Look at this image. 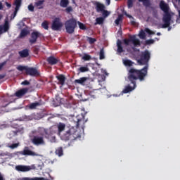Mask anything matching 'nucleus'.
Here are the masks:
<instances>
[{
    "label": "nucleus",
    "instance_id": "nucleus-1",
    "mask_svg": "<svg viewBox=\"0 0 180 180\" xmlns=\"http://www.w3.org/2000/svg\"><path fill=\"white\" fill-rule=\"evenodd\" d=\"M148 60H150V53L148 51L142 52L140 60H138L139 65H146L142 70L131 69L128 74V79L134 84V87L129 85L125 86V89L122 91L123 94H129L136 88V80L144 81V77L147 75V70H148Z\"/></svg>",
    "mask_w": 180,
    "mask_h": 180
},
{
    "label": "nucleus",
    "instance_id": "nucleus-2",
    "mask_svg": "<svg viewBox=\"0 0 180 180\" xmlns=\"http://www.w3.org/2000/svg\"><path fill=\"white\" fill-rule=\"evenodd\" d=\"M57 127H58V135L61 136L62 140H65V141L70 140V139H71V136H74L75 138L79 137V135L77 134V131L72 127H65V124L60 122L58 124ZM64 130H65L64 134L61 135V132L64 131Z\"/></svg>",
    "mask_w": 180,
    "mask_h": 180
},
{
    "label": "nucleus",
    "instance_id": "nucleus-3",
    "mask_svg": "<svg viewBox=\"0 0 180 180\" xmlns=\"http://www.w3.org/2000/svg\"><path fill=\"white\" fill-rule=\"evenodd\" d=\"M160 6L162 11L165 13L163 16V22L165 24L162 25V29H165L169 27L171 25V15L168 12H169V6L165 1H160Z\"/></svg>",
    "mask_w": 180,
    "mask_h": 180
},
{
    "label": "nucleus",
    "instance_id": "nucleus-4",
    "mask_svg": "<svg viewBox=\"0 0 180 180\" xmlns=\"http://www.w3.org/2000/svg\"><path fill=\"white\" fill-rule=\"evenodd\" d=\"M124 43L127 46H130L133 50H134L135 47L141 46L140 39H137L136 35L129 37V39H124Z\"/></svg>",
    "mask_w": 180,
    "mask_h": 180
},
{
    "label": "nucleus",
    "instance_id": "nucleus-5",
    "mask_svg": "<svg viewBox=\"0 0 180 180\" xmlns=\"http://www.w3.org/2000/svg\"><path fill=\"white\" fill-rule=\"evenodd\" d=\"M65 27L67 33L72 34L77 27V20L75 18L70 19L65 22Z\"/></svg>",
    "mask_w": 180,
    "mask_h": 180
},
{
    "label": "nucleus",
    "instance_id": "nucleus-6",
    "mask_svg": "<svg viewBox=\"0 0 180 180\" xmlns=\"http://www.w3.org/2000/svg\"><path fill=\"white\" fill-rule=\"evenodd\" d=\"M61 27H63V23L61 22V20L59 18H56L52 22L51 29L52 30L58 31L61 30Z\"/></svg>",
    "mask_w": 180,
    "mask_h": 180
},
{
    "label": "nucleus",
    "instance_id": "nucleus-7",
    "mask_svg": "<svg viewBox=\"0 0 180 180\" xmlns=\"http://www.w3.org/2000/svg\"><path fill=\"white\" fill-rule=\"evenodd\" d=\"M32 142L34 146H44L46 144V141H44V138L40 136H34L32 139Z\"/></svg>",
    "mask_w": 180,
    "mask_h": 180
},
{
    "label": "nucleus",
    "instance_id": "nucleus-8",
    "mask_svg": "<svg viewBox=\"0 0 180 180\" xmlns=\"http://www.w3.org/2000/svg\"><path fill=\"white\" fill-rule=\"evenodd\" d=\"M72 122L76 124V127H79L82 124H84V116L79 115L72 117Z\"/></svg>",
    "mask_w": 180,
    "mask_h": 180
},
{
    "label": "nucleus",
    "instance_id": "nucleus-9",
    "mask_svg": "<svg viewBox=\"0 0 180 180\" xmlns=\"http://www.w3.org/2000/svg\"><path fill=\"white\" fill-rule=\"evenodd\" d=\"M18 154L21 155H32V157H41V155H39L36 152L27 149V148H25L23 151L18 152Z\"/></svg>",
    "mask_w": 180,
    "mask_h": 180
},
{
    "label": "nucleus",
    "instance_id": "nucleus-10",
    "mask_svg": "<svg viewBox=\"0 0 180 180\" xmlns=\"http://www.w3.org/2000/svg\"><path fill=\"white\" fill-rule=\"evenodd\" d=\"M26 74L27 75H30L31 77H37V75H40V72L36 68H27Z\"/></svg>",
    "mask_w": 180,
    "mask_h": 180
},
{
    "label": "nucleus",
    "instance_id": "nucleus-11",
    "mask_svg": "<svg viewBox=\"0 0 180 180\" xmlns=\"http://www.w3.org/2000/svg\"><path fill=\"white\" fill-rule=\"evenodd\" d=\"M40 37V32H33L31 34V38L30 39V43L31 44H34V43H36L37 41V38Z\"/></svg>",
    "mask_w": 180,
    "mask_h": 180
},
{
    "label": "nucleus",
    "instance_id": "nucleus-12",
    "mask_svg": "<svg viewBox=\"0 0 180 180\" xmlns=\"http://www.w3.org/2000/svg\"><path fill=\"white\" fill-rule=\"evenodd\" d=\"M8 30H9V22H8V19H6L4 25H0V34L8 32Z\"/></svg>",
    "mask_w": 180,
    "mask_h": 180
},
{
    "label": "nucleus",
    "instance_id": "nucleus-13",
    "mask_svg": "<svg viewBox=\"0 0 180 180\" xmlns=\"http://www.w3.org/2000/svg\"><path fill=\"white\" fill-rule=\"evenodd\" d=\"M46 61L50 64V65H56L60 60L54 56H50L47 58Z\"/></svg>",
    "mask_w": 180,
    "mask_h": 180
},
{
    "label": "nucleus",
    "instance_id": "nucleus-14",
    "mask_svg": "<svg viewBox=\"0 0 180 180\" xmlns=\"http://www.w3.org/2000/svg\"><path fill=\"white\" fill-rule=\"evenodd\" d=\"M15 169L17 171H21L22 172H27V171H30L32 168L30 166L18 165L15 167Z\"/></svg>",
    "mask_w": 180,
    "mask_h": 180
},
{
    "label": "nucleus",
    "instance_id": "nucleus-15",
    "mask_svg": "<svg viewBox=\"0 0 180 180\" xmlns=\"http://www.w3.org/2000/svg\"><path fill=\"white\" fill-rule=\"evenodd\" d=\"M30 33V32L29 31V27H25L21 30L19 37L23 39V37H26V36H27V34Z\"/></svg>",
    "mask_w": 180,
    "mask_h": 180
},
{
    "label": "nucleus",
    "instance_id": "nucleus-16",
    "mask_svg": "<svg viewBox=\"0 0 180 180\" xmlns=\"http://www.w3.org/2000/svg\"><path fill=\"white\" fill-rule=\"evenodd\" d=\"M89 79V78L88 77H82L78 79H75V84H80V85H85V82H86V81H88Z\"/></svg>",
    "mask_w": 180,
    "mask_h": 180
},
{
    "label": "nucleus",
    "instance_id": "nucleus-17",
    "mask_svg": "<svg viewBox=\"0 0 180 180\" xmlns=\"http://www.w3.org/2000/svg\"><path fill=\"white\" fill-rule=\"evenodd\" d=\"M27 91V89H22L15 93V96H18V98H22V96H23V95H25Z\"/></svg>",
    "mask_w": 180,
    "mask_h": 180
},
{
    "label": "nucleus",
    "instance_id": "nucleus-18",
    "mask_svg": "<svg viewBox=\"0 0 180 180\" xmlns=\"http://www.w3.org/2000/svg\"><path fill=\"white\" fill-rule=\"evenodd\" d=\"M96 9L97 12H102L105 9V5L99 2L96 3Z\"/></svg>",
    "mask_w": 180,
    "mask_h": 180
},
{
    "label": "nucleus",
    "instance_id": "nucleus-19",
    "mask_svg": "<svg viewBox=\"0 0 180 180\" xmlns=\"http://www.w3.org/2000/svg\"><path fill=\"white\" fill-rule=\"evenodd\" d=\"M117 53H123V51H124V50H123V46H122V41L120 40H117Z\"/></svg>",
    "mask_w": 180,
    "mask_h": 180
},
{
    "label": "nucleus",
    "instance_id": "nucleus-20",
    "mask_svg": "<svg viewBox=\"0 0 180 180\" xmlns=\"http://www.w3.org/2000/svg\"><path fill=\"white\" fill-rule=\"evenodd\" d=\"M44 4V0H39L34 3V6L38 8V9H43V4Z\"/></svg>",
    "mask_w": 180,
    "mask_h": 180
},
{
    "label": "nucleus",
    "instance_id": "nucleus-21",
    "mask_svg": "<svg viewBox=\"0 0 180 180\" xmlns=\"http://www.w3.org/2000/svg\"><path fill=\"white\" fill-rule=\"evenodd\" d=\"M19 54H20V57H22V58L28 57L29 56V50L24 49V50L20 51Z\"/></svg>",
    "mask_w": 180,
    "mask_h": 180
},
{
    "label": "nucleus",
    "instance_id": "nucleus-22",
    "mask_svg": "<svg viewBox=\"0 0 180 180\" xmlns=\"http://www.w3.org/2000/svg\"><path fill=\"white\" fill-rule=\"evenodd\" d=\"M56 78L58 79L59 84H60V85H64L65 82V77H64V75H60L59 76H57Z\"/></svg>",
    "mask_w": 180,
    "mask_h": 180
},
{
    "label": "nucleus",
    "instance_id": "nucleus-23",
    "mask_svg": "<svg viewBox=\"0 0 180 180\" xmlns=\"http://www.w3.org/2000/svg\"><path fill=\"white\" fill-rule=\"evenodd\" d=\"M122 21H123V14H120L118 15V18L115 20V25H117V26H119L120 23H122Z\"/></svg>",
    "mask_w": 180,
    "mask_h": 180
},
{
    "label": "nucleus",
    "instance_id": "nucleus-24",
    "mask_svg": "<svg viewBox=\"0 0 180 180\" xmlns=\"http://www.w3.org/2000/svg\"><path fill=\"white\" fill-rule=\"evenodd\" d=\"M105 20V18L103 17L97 18L96 19V22L94 23L95 25H103V22Z\"/></svg>",
    "mask_w": 180,
    "mask_h": 180
},
{
    "label": "nucleus",
    "instance_id": "nucleus-25",
    "mask_svg": "<svg viewBox=\"0 0 180 180\" xmlns=\"http://www.w3.org/2000/svg\"><path fill=\"white\" fill-rule=\"evenodd\" d=\"M123 64L124 65H126V67H131V65H133V62L129 59H124L123 60Z\"/></svg>",
    "mask_w": 180,
    "mask_h": 180
},
{
    "label": "nucleus",
    "instance_id": "nucleus-26",
    "mask_svg": "<svg viewBox=\"0 0 180 180\" xmlns=\"http://www.w3.org/2000/svg\"><path fill=\"white\" fill-rule=\"evenodd\" d=\"M20 180H44L43 177H34V178H29V177H22L20 179Z\"/></svg>",
    "mask_w": 180,
    "mask_h": 180
},
{
    "label": "nucleus",
    "instance_id": "nucleus-27",
    "mask_svg": "<svg viewBox=\"0 0 180 180\" xmlns=\"http://www.w3.org/2000/svg\"><path fill=\"white\" fill-rule=\"evenodd\" d=\"M68 4H69L68 0L60 1V6H62V8H67V6H68Z\"/></svg>",
    "mask_w": 180,
    "mask_h": 180
},
{
    "label": "nucleus",
    "instance_id": "nucleus-28",
    "mask_svg": "<svg viewBox=\"0 0 180 180\" xmlns=\"http://www.w3.org/2000/svg\"><path fill=\"white\" fill-rule=\"evenodd\" d=\"M139 37L142 40H146V32L143 30H141L139 33Z\"/></svg>",
    "mask_w": 180,
    "mask_h": 180
},
{
    "label": "nucleus",
    "instance_id": "nucleus-29",
    "mask_svg": "<svg viewBox=\"0 0 180 180\" xmlns=\"http://www.w3.org/2000/svg\"><path fill=\"white\" fill-rule=\"evenodd\" d=\"M22 4V0H15V5L16 11H19V8H20V5Z\"/></svg>",
    "mask_w": 180,
    "mask_h": 180
},
{
    "label": "nucleus",
    "instance_id": "nucleus-30",
    "mask_svg": "<svg viewBox=\"0 0 180 180\" xmlns=\"http://www.w3.org/2000/svg\"><path fill=\"white\" fill-rule=\"evenodd\" d=\"M79 71H80V72H88V71H89V68H88V65L84 66V67H81L79 69Z\"/></svg>",
    "mask_w": 180,
    "mask_h": 180
},
{
    "label": "nucleus",
    "instance_id": "nucleus-31",
    "mask_svg": "<svg viewBox=\"0 0 180 180\" xmlns=\"http://www.w3.org/2000/svg\"><path fill=\"white\" fill-rule=\"evenodd\" d=\"M37 106H40V103H32L30 105V109H36Z\"/></svg>",
    "mask_w": 180,
    "mask_h": 180
},
{
    "label": "nucleus",
    "instance_id": "nucleus-32",
    "mask_svg": "<svg viewBox=\"0 0 180 180\" xmlns=\"http://www.w3.org/2000/svg\"><path fill=\"white\" fill-rule=\"evenodd\" d=\"M27 68H28L27 66L18 65L17 67V70H18V71H25V72H27Z\"/></svg>",
    "mask_w": 180,
    "mask_h": 180
},
{
    "label": "nucleus",
    "instance_id": "nucleus-33",
    "mask_svg": "<svg viewBox=\"0 0 180 180\" xmlns=\"http://www.w3.org/2000/svg\"><path fill=\"white\" fill-rule=\"evenodd\" d=\"M82 58V60H84V61H89V60H91V57L90 55L84 53Z\"/></svg>",
    "mask_w": 180,
    "mask_h": 180
},
{
    "label": "nucleus",
    "instance_id": "nucleus-34",
    "mask_svg": "<svg viewBox=\"0 0 180 180\" xmlns=\"http://www.w3.org/2000/svg\"><path fill=\"white\" fill-rule=\"evenodd\" d=\"M99 58L100 60H104L105 58V51L103 50V49H101L99 53Z\"/></svg>",
    "mask_w": 180,
    "mask_h": 180
},
{
    "label": "nucleus",
    "instance_id": "nucleus-35",
    "mask_svg": "<svg viewBox=\"0 0 180 180\" xmlns=\"http://www.w3.org/2000/svg\"><path fill=\"white\" fill-rule=\"evenodd\" d=\"M41 27L45 29V30H49V22L47 21H44L41 23Z\"/></svg>",
    "mask_w": 180,
    "mask_h": 180
},
{
    "label": "nucleus",
    "instance_id": "nucleus-36",
    "mask_svg": "<svg viewBox=\"0 0 180 180\" xmlns=\"http://www.w3.org/2000/svg\"><path fill=\"white\" fill-rule=\"evenodd\" d=\"M56 155H58V157H61V155H63V148H58L56 150Z\"/></svg>",
    "mask_w": 180,
    "mask_h": 180
},
{
    "label": "nucleus",
    "instance_id": "nucleus-37",
    "mask_svg": "<svg viewBox=\"0 0 180 180\" xmlns=\"http://www.w3.org/2000/svg\"><path fill=\"white\" fill-rule=\"evenodd\" d=\"M101 13H102L103 18H108V16H109V15H110V11H108L105 9Z\"/></svg>",
    "mask_w": 180,
    "mask_h": 180
},
{
    "label": "nucleus",
    "instance_id": "nucleus-38",
    "mask_svg": "<svg viewBox=\"0 0 180 180\" xmlns=\"http://www.w3.org/2000/svg\"><path fill=\"white\" fill-rule=\"evenodd\" d=\"M40 131H41L42 136H48V134H49V129L42 128V129H41Z\"/></svg>",
    "mask_w": 180,
    "mask_h": 180
},
{
    "label": "nucleus",
    "instance_id": "nucleus-39",
    "mask_svg": "<svg viewBox=\"0 0 180 180\" xmlns=\"http://www.w3.org/2000/svg\"><path fill=\"white\" fill-rule=\"evenodd\" d=\"M8 148H11V150H13L14 148H18V147H19V143L8 146Z\"/></svg>",
    "mask_w": 180,
    "mask_h": 180
},
{
    "label": "nucleus",
    "instance_id": "nucleus-40",
    "mask_svg": "<svg viewBox=\"0 0 180 180\" xmlns=\"http://www.w3.org/2000/svg\"><path fill=\"white\" fill-rule=\"evenodd\" d=\"M87 41L90 43V44H94L95 41H96V39L95 38H91V37H87Z\"/></svg>",
    "mask_w": 180,
    "mask_h": 180
},
{
    "label": "nucleus",
    "instance_id": "nucleus-41",
    "mask_svg": "<svg viewBox=\"0 0 180 180\" xmlns=\"http://www.w3.org/2000/svg\"><path fill=\"white\" fill-rule=\"evenodd\" d=\"M77 25H79V29H82V30H85V25L82 23L81 22H77Z\"/></svg>",
    "mask_w": 180,
    "mask_h": 180
},
{
    "label": "nucleus",
    "instance_id": "nucleus-42",
    "mask_svg": "<svg viewBox=\"0 0 180 180\" xmlns=\"http://www.w3.org/2000/svg\"><path fill=\"white\" fill-rule=\"evenodd\" d=\"M139 2H143L145 6H148L150 4V0H139Z\"/></svg>",
    "mask_w": 180,
    "mask_h": 180
},
{
    "label": "nucleus",
    "instance_id": "nucleus-43",
    "mask_svg": "<svg viewBox=\"0 0 180 180\" xmlns=\"http://www.w3.org/2000/svg\"><path fill=\"white\" fill-rule=\"evenodd\" d=\"M136 0H128V8H132L133 7V2H134Z\"/></svg>",
    "mask_w": 180,
    "mask_h": 180
},
{
    "label": "nucleus",
    "instance_id": "nucleus-44",
    "mask_svg": "<svg viewBox=\"0 0 180 180\" xmlns=\"http://www.w3.org/2000/svg\"><path fill=\"white\" fill-rule=\"evenodd\" d=\"M19 26V29H22V27H26L27 26L25 25V22L22 21H20L19 24L18 25Z\"/></svg>",
    "mask_w": 180,
    "mask_h": 180
},
{
    "label": "nucleus",
    "instance_id": "nucleus-45",
    "mask_svg": "<svg viewBox=\"0 0 180 180\" xmlns=\"http://www.w3.org/2000/svg\"><path fill=\"white\" fill-rule=\"evenodd\" d=\"M28 10L30 12H34V6H33V5L30 4L28 6Z\"/></svg>",
    "mask_w": 180,
    "mask_h": 180
},
{
    "label": "nucleus",
    "instance_id": "nucleus-46",
    "mask_svg": "<svg viewBox=\"0 0 180 180\" xmlns=\"http://www.w3.org/2000/svg\"><path fill=\"white\" fill-rule=\"evenodd\" d=\"M145 32H146V33H148V34H155L154 32L151 31L148 28H146Z\"/></svg>",
    "mask_w": 180,
    "mask_h": 180
},
{
    "label": "nucleus",
    "instance_id": "nucleus-47",
    "mask_svg": "<svg viewBox=\"0 0 180 180\" xmlns=\"http://www.w3.org/2000/svg\"><path fill=\"white\" fill-rule=\"evenodd\" d=\"M21 85H30V82H29L27 80H25L21 83Z\"/></svg>",
    "mask_w": 180,
    "mask_h": 180
},
{
    "label": "nucleus",
    "instance_id": "nucleus-48",
    "mask_svg": "<svg viewBox=\"0 0 180 180\" xmlns=\"http://www.w3.org/2000/svg\"><path fill=\"white\" fill-rule=\"evenodd\" d=\"M154 43L153 39H149L146 41V44H153Z\"/></svg>",
    "mask_w": 180,
    "mask_h": 180
},
{
    "label": "nucleus",
    "instance_id": "nucleus-49",
    "mask_svg": "<svg viewBox=\"0 0 180 180\" xmlns=\"http://www.w3.org/2000/svg\"><path fill=\"white\" fill-rule=\"evenodd\" d=\"M66 11H67L68 13L72 12V7H71V6L68 7V8H66Z\"/></svg>",
    "mask_w": 180,
    "mask_h": 180
},
{
    "label": "nucleus",
    "instance_id": "nucleus-50",
    "mask_svg": "<svg viewBox=\"0 0 180 180\" xmlns=\"http://www.w3.org/2000/svg\"><path fill=\"white\" fill-rule=\"evenodd\" d=\"M18 10H16V8H15V11H14V13H13V16L11 19H15V17L16 16L17 13H18Z\"/></svg>",
    "mask_w": 180,
    "mask_h": 180
},
{
    "label": "nucleus",
    "instance_id": "nucleus-51",
    "mask_svg": "<svg viewBox=\"0 0 180 180\" xmlns=\"http://www.w3.org/2000/svg\"><path fill=\"white\" fill-rule=\"evenodd\" d=\"M18 10H16V8H15V11H14V13H13V16L11 19H15V17L16 16L17 13H18Z\"/></svg>",
    "mask_w": 180,
    "mask_h": 180
},
{
    "label": "nucleus",
    "instance_id": "nucleus-52",
    "mask_svg": "<svg viewBox=\"0 0 180 180\" xmlns=\"http://www.w3.org/2000/svg\"><path fill=\"white\" fill-rule=\"evenodd\" d=\"M123 13H124V15H125L126 16H127V18H133L131 15L127 14V12H126V11H123Z\"/></svg>",
    "mask_w": 180,
    "mask_h": 180
},
{
    "label": "nucleus",
    "instance_id": "nucleus-53",
    "mask_svg": "<svg viewBox=\"0 0 180 180\" xmlns=\"http://www.w3.org/2000/svg\"><path fill=\"white\" fill-rule=\"evenodd\" d=\"M1 155H10V157H13L12 154L9 153H1Z\"/></svg>",
    "mask_w": 180,
    "mask_h": 180
},
{
    "label": "nucleus",
    "instance_id": "nucleus-54",
    "mask_svg": "<svg viewBox=\"0 0 180 180\" xmlns=\"http://www.w3.org/2000/svg\"><path fill=\"white\" fill-rule=\"evenodd\" d=\"M4 9V5L2 4V1H0V11H2Z\"/></svg>",
    "mask_w": 180,
    "mask_h": 180
},
{
    "label": "nucleus",
    "instance_id": "nucleus-55",
    "mask_svg": "<svg viewBox=\"0 0 180 180\" xmlns=\"http://www.w3.org/2000/svg\"><path fill=\"white\" fill-rule=\"evenodd\" d=\"M6 6H8V8H11V6H12V5H11V4L8 3V2H5Z\"/></svg>",
    "mask_w": 180,
    "mask_h": 180
},
{
    "label": "nucleus",
    "instance_id": "nucleus-56",
    "mask_svg": "<svg viewBox=\"0 0 180 180\" xmlns=\"http://www.w3.org/2000/svg\"><path fill=\"white\" fill-rule=\"evenodd\" d=\"M0 180H5L4 176L0 173Z\"/></svg>",
    "mask_w": 180,
    "mask_h": 180
},
{
    "label": "nucleus",
    "instance_id": "nucleus-57",
    "mask_svg": "<svg viewBox=\"0 0 180 180\" xmlns=\"http://www.w3.org/2000/svg\"><path fill=\"white\" fill-rule=\"evenodd\" d=\"M107 5H110V0H105Z\"/></svg>",
    "mask_w": 180,
    "mask_h": 180
},
{
    "label": "nucleus",
    "instance_id": "nucleus-58",
    "mask_svg": "<svg viewBox=\"0 0 180 180\" xmlns=\"http://www.w3.org/2000/svg\"><path fill=\"white\" fill-rule=\"evenodd\" d=\"M4 65H5V63L0 64V70L2 69V67H4Z\"/></svg>",
    "mask_w": 180,
    "mask_h": 180
},
{
    "label": "nucleus",
    "instance_id": "nucleus-59",
    "mask_svg": "<svg viewBox=\"0 0 180 180\" xmlns=\"http://www.w3.org/2000/svg\"><path fill=\"white\" fill-rule=\"evenodd\" d=\"M5 76L4 75H0V79H2L3 78H4Z\"/></svg>",
    "mask_w": 180,
    "mask_h": 180
},
{
    "label": "nucleus",
    "instance_id": "nucleus-60",
    "mask_svg": "<svg viewBox=\"0 0 180 180\" xmlns=\"http://www.w3.org/2000/svg\"><path fill=\"white\" fill-rule=\"evenodd\" d=\"M157 35H158V36H161V32H158V33H157Z\"/></svg>",
    "mask_w": 180,
    "mask_h": 180
},
{
    "label": "nucleus",
    "instance_id": "nucleus-61",
    "mask_svg": "<svg viewBox=\"0 0 180 180\" xmlns=\"http://www.w3.org/2000/svg\"><path fill=\"white\" fill-rule=\"evenodd\" d=\"M131 23L132 25H134V23H136V22H134V21H131Z\"/></svg>",
    "mask_w": 180,
    "mask_h": 180
},
{
    "label": "nucleus",
    "instance_id": "nucleus-62",
    "mask_svg": "<svg viewBox=\"0 0 180 180\" xmlns=\"http://www.w3.org/2000/svg\"><path fill=\"white\" fill-rule=\"evenodd\" d=\"M2 19V15H0V20Z\"/></svg>",
    "mask_w": 180,
    "mask_h": 180
},
{
    "label": "nucleus",
    "instance_id": "nucleus-63",
    "mask_svg": "<svg viewBox=\"0 0 180 180\" xmlns=\"http://www.w3.org/2000/svg\"><path fill=\"white\" fill-rule=\"evenodd\" d=\"M105 75H108V72H106V71L105 70Z\"/></svg>",
    "mask_w": 180,
    "mask_h": 180
},
{
    "label": "nucleus",
    "instance_id": "nucleus-64",
    "mask_svg": "<svg viewBox=\"0 0 180 180\" xmlns=\"http://www.w3.org/2000/svg\"><path fill=\"white\" fill-rule=\"evenodd\" d=\"M168 30H171V28H168Z\"/></svg>",
    "mask_w": 180,
    "mask_h": 180
}]
</instances>
